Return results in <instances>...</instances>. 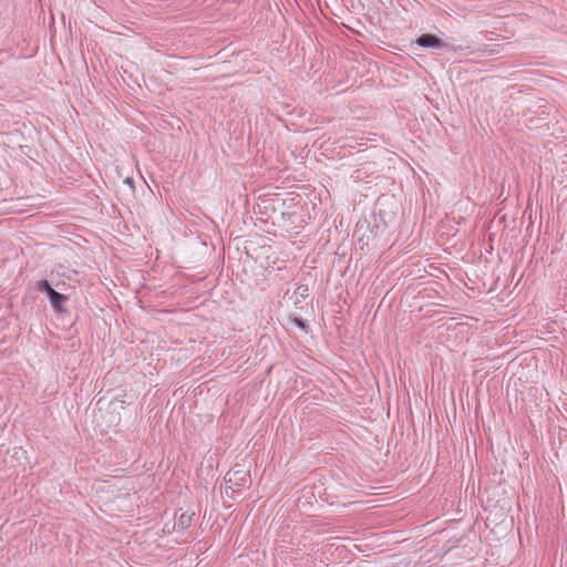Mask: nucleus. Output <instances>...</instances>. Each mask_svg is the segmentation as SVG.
I'll return each instance as SVG.
<instances>
[{
    "label": "nucleus",
    "instance_id": "1",
    "mask_svg": "<svg viewBox=\"0 0 567 567\" xmlns=\"http://www.w3.org/2000/svg\"><path fill=\"white\" fill-rule=\"evenodd\" d=\"M250 481L246 471H229L224 478L225 495L230 498H236L240 495L241 488Z\"/></svg>",
    "mask_w": 567,
    "mask_h": 567
},
{
    "label": "nucleus",
    "instance_id": "2",
    "mask_svg": "<svg viewBox=\"0 0 567 567\" xmlns=\"http://www.w3.org/2000/svg\"><path fill=\"white\" fill-rule=\"evenodd\" d=\"M416 44L421 48L429 49V48H437L442 49L445 47V43L439 39L437 37L425 33L417 38Z\"/></svg>",
    "mask_w": 567,
    "mask_h": 567
},
{
    "label": "nucleus",
    "instance_id": "3",
    "mask_svg": "<svg viewBox=\"0 0 567 567\" xmlns=\"http://www.w3.org/2000/svg\"><path fill=\"white\" fill-rule=\"evenodd\" d=\"M48 297L50 299V303H51L52 308L55 311H58V312L65 311L64 303L68 300V297L65 295L53 290L52 292H50V295Z\"/></svg>",
    "mask_w": 567,
    "mask_h": 567
},
{
    "label": "nucleus",
    "instance_id": "4",
    "mask_svg": "<svg viewBox=\"0 0 567 567\" xmlns=\"http://www.w3.org/2000/svg\"><path fill=\"white\" fill-rule=\"evenodd\" d=\"M37 289L40 291V292H44L47 293V296L50 295V292H52L54 289L51 287V285L49 284L48 280L45 279H42L40 281L37 282Z\"/></svg>",
    "mask_w": 567,
    "mask_h": 567
},
{
    "label": "nucleus",
    "instance_id": "5",
    "mask_svg": "<svg viewBox=\"0 0 567 567\" xmlns=\"http://www.w3.org/2000/svg\"><path fill=\"white\" fill-rule=\"evenodd\" d=\"M125 183L128 184L130 186L133 185V179L131 177H126L125 178Z\"/></svg>",
    "mask_w": 567,
    "mask_h": 567
}]
</instances>
